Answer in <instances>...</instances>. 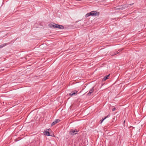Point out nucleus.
<instances>
[{
    "instance_id": "1a4fd4ad",
    "label": "nucleus",
    "mask_w": 146,
    "mask_h": 146,
    "mask_svg": "<svg viewBox=\"0 0 146 146\" xmlns=\"http://www.w3.org/2000/svg\"><path fill=\"white\" fill-rule=\"evenodd\" d=\"M10 43L9 42L7 43H4L3 44H1L0 45V48H1L4 47L5 46H6L7 45H8L10 44Z\"/></svg>"
},
{
    "instance_id": "20e7f679",
    "label": "nucleus",
    "mask_w": 146,
    "mask_h": 146,
    "mask_svg": "<svg viewBox=\"0 0 146 146\" xmlns=\"http://www.w3.org/2000/svg\"><path fill=\"white\" fill-rule=\"evenodd\" d=\"M77 92L78 91L76 90L73 91L70 93L69 95L71 96L76 95Z\"/></svg>"
},
{
    "instance_id": "2eb2a0df",
    "label": "nucleus",
    "mask_w": 146,
    "mask_h": 146,
    "mask_svg": "<svg viewBox=\"0 0 146 146\" xmlns=\"http://www.w3.org/2000/svg\"><path fill=\"white\" fill-rule=\"evenodd\" d=\"M119 50L117 51L116 52V53H115V54L114 55H116L117 54L119 53L120 52V51L121 50Z\"/></svg>"
},
{
    "instance_id": "6e6552de",
    "label": "nucleus",
    "mask_w": 146,
    "mask_h": 146,
    "mask_svg": "<svg viewBox=\"0 0 146 146\" xmlns=\"http://www.w3.org/2000/svg\"><path fill=\"white\" fill-rule=\"evenodd\" d=\"M56 28H58L60 29H64V27L63 25H60L58 24H57L56 25Z\"/></svg>"
},
{
    "instance_id": "ddd939ff",
    "label": "nucleus",
    "mask_w": 146,
    "mask_h": 146,
    "mask_svg": "<svg viewBox=\"0 0 146 146\" xmlns=\"http://www.w3.org/2000/svg\"><path fill=\"white\" fill-rule=\"evenodd\" d=\"M90 16H91V14H90V12L89 13H87L85 15V17H87Z\"/></svg>"
},
{
    "instance_id": "f257e3e1",
    "label": "nucleus",
    "mask_w": 146,
    "mask_h": 146,
    "mask_svg": "<svg viewBox=\"0 0 146 146\" xmlns=\"http://www.w3.org/2000/svg\"><path fill=\"white\" fill-rule=\"evenodd\" d=\"M133 4H134L133 3L132 4H129L128 5L127 4H125L123 5H122L121 6H120L121 8H120L121 9V10H122L125 9V8H126L129 7V5H132Z\"/></svg>"
},
{
    "instance_id": "dca6fc26",
    "label": "nucleus",
    "mask_w": 146,
    "mask_h": 146,
    "mask_svg": "<svg viewBox=\"0 0 146 146\" xmlns=\"http://www.w3.org/2000/svg\"><path fill=\"white\" fill-rule=\"evenodd\" d=\"M115 109H116L115 108H113L112 109V111H114L115 110Z\"/></svg>"
},
{
    "instance_id": "a211bd4d",
    "label": "nucleus",
    "mask_w": 146,
    "mask_h": 146,
    "mask_svg": "<svg viewBox=\"0 0 146 146\" xmlns=\"http://www.w3.org/2000/svg\"><path fill=\"white\" fill-rule=\"evenodd\" d=\"M48 131H49V130H50V129H48Z\"/></svg>"
},
{
    "instance_id": "0eeeda50",
    "label": "nucleus",
    "mask_w": 146,
    "mask_h": 146,
    "mask_svg": "<svg viewBox=\"0 0 146 146\" xmlns=\"http://www.w3.org/2000/svg\"><path fill=\"white\" fill-rule=\"evenodd\" d=\"M60 121V120L58 119H56L55 120V121H53L51 124L52 126L55 125L56 123H58Z\"/></svg>"
},
{
    "instance_id": "9b49d317",
    "label": "nucleus",
    "mask_w": 146,
    "mask_h": 146,
    "mask_svg": "<svg viewBox=\"0 0 146 146\" xmlns=\"http://www.w3.org/2000/svg\"><path fill=\"white\" fill-rule=\"evenodd\" d=\"M44 133L45 135L47 136H50V133L48 131H44Z\"/></svg>"
},
{
    "instance_id": "7ed1b4c3",
    "label": "nucleus",
    "mask_w": 146,
    "mask_h": 146,
    "mask_svg": "<svg viewBox=\"0 0 146 146\" xmlns=\"http://www.w3.org/2000/svg\"><path fill=\"white\" fill-rule=\"evenodd\" d=\"M78 131L76 129L74 130L73 129H71L70 130V135H74L76 134Z\"/></svg>"
},
{
    "instance_id": "f03ea898",
    "label": "nucleus",
    "mask_w": 146,
    "mask_h": 146,
    "mask_svg": "<svg viewBox=\"0 0 146 146\" xmlns=\"http://www.w3.org/2000/svg\"><path fill=\"white\" fill-rule=\"evenodd\" d=\"M91 16H96L99 15L100 14L99 12H97L96 11H93L90 12Z\"/></svg>"
},
{
    "instance_id": "6ab92c4d",
    "label": "nucleus",
    "mask_w": 146,
    "mask_h": 146,
    "mask_svg": "<svg viewBox=\"0 0 146 146\" xmlns=\"http://www.w3.org/2000/svg\"><path fill=\"white\" fill-rule=\"evenodd\" d=\"M125 121H124V122H124V123H125Z\"/></svg>"
},
{
    "instance_id": "f8f14e48",
    "label": "nucleus",
    "mask_w": 146,
    "mask_h": 146,
    "mask_svg": "<svg viewBox=\"0 0 146 146\" xmlns=\"http://www.w3.org/2000/svg\"><path fill=\"white\" fill-rule=\"evenodd\" d=\"M110 116V114H109L108 115H107V116H106V117H103L102 118V120H103V121H104V120H105V119H106V118H107L108 117H109Z\"/></svg>"
},
{
    "instance_id": "4468645a",
    "label": "nucleus",
    "mask_w": 146,
    "mask_h": 146,
    "mask_svg": "<svg viewBox=\"0 0 146 146\" xmlns=\"http://www.w3.org/2000/svg\"><path fill=\"white\" fill-rule=\"evenodd\" d=\"M121 8L120 6H117L116 7H115V8L116 10H118V9H121L120 8Z\"/></svg>"
},
{
    "instance_id": "423d86ee",
    "label": "nucleus",
    "mask_w": 146,
    "mask_h": 146,
    "mask_svg": "<svg viewBox=\"0 0 146 146\" xmlns=\"http://www.w3.org/2000/svg\"><path fill=\"white\" fill-rule=\"evenodd\" d=\"M56 24L52 23L49 24V26L51 28L53 27L54 28H56V27L55 26H56Z\"/></svg>"
},
{
    "instance_id": "39448f33",
    "label": "nucleus",
    "mask_w": 146,
    "mask_h": 146,
    "mask_svg": "<svg viewBox=\"0 0 146 146\" xmlns=\"http://www.w3.org/2000/svg\"><path fill=\"white\" fill-rule=\"evenodd\" d=\"M94 87V86L90 90L89 92L87 94V95L90 96L91 95V94L93 92Z\"/></svg>"
},
{
    "instance_id": "9d476101",
    "label": "nucleus",
    "mask_w": 146,
    "mask_h": 146,
    "mask_svg": "<svg viewBox=\"0 0 146 146\" xmlns=\"http://www.w3.org/2000/svg\"><path fill=\"white\" fill-rule=\"evenodd\" d=\"M110 74H108L105 76L102 79L103 81H105L108 78V77L110 76Z\"/></svg>"
},
{
    "instance_id": "f3484780",
    "label": "nucleus",
    "mask_w": 146,
    "mask_h": 146,
    "mask_svg": "<svg viewBox=\"0 0 146 146\" xmlns=\"http://www.w3.org/2000/svg\"><path fill=\"white\" fill-rule=\"evenodd\" d=\"M103 121V120H102H102H101L100 121V123H102V122Z\"/></svg>"
}]
</instances>
